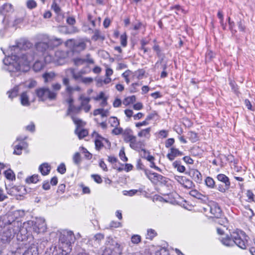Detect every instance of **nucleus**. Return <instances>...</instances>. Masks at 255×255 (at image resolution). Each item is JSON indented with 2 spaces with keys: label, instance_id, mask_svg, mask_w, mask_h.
<instances>
[{
  "label": "nucleus",
  "instance_id": "obj_4",
  "mask_svg": "<svg viewBox=\"0 0 255 255\" xmlns=\"http://www.w3.org/2000/svg\"><path fill=\"white\" fill-rule=\"evenodd\" d=\"M75 237L73 233L71 231H63L59 237V242L62 244L61 248L63 249H69V253L71 252V244H73Z\"/></svg>",
  "mask_w": 255,
  "mask_h": 255
},
{
  "label": "nucleus",
  "instance_id": "obj_20",
  "mask_svg": "<svg viewBox=\"0 0 255 255\" xmlns=\"http://www.w3.org/2000/svg\"><path fill=\"white\" fill-rule=\"evenodd\" d=\"M183 154L182 152L173 147L170 148V151L167 154V157L170 161H172L176 157L182 155Z\"/></svg>",
  "mask_w": 255,
  "mask_h": 255
},
{
  "label": "nucleus",
  "instance_id": "obj_29",
  "mask_svg": "<svg viewBox=\"0 0 255 255\" xmlns=\"http://www.w3.org/2000/svg\"><path fill=\"white\" fill-rule=\"evenodd\" d=\"M142 153H141V156L142 158H145L148 161H151L154 160V157L149 154V152L145 150V149L143 148L141 150Z\"/></svg>",
  "mask_w": 255,
  "mask_h": 255
},
{
  "label": "nucleus",
  "instance_id": "obj_3",
  "mask_svg": "<svg viewBox=\"0 0 255 255\" xmlns=\"http://www.w3.org/2000/svg\"><path fill=\"white\" fill-rule=\"evenodd\" d=\"M22 223L13 220L9 225L4 227L0 234V239L3 244H9L13 239L15 234H18L21 229Z\"/></svg>",
  "mask_w": 255,
  "mask_h": 255
},
{
  "label": "nucleus",
  "instance_id": "obj_13",
  "mask_svg": "<svg viewBox=\"0 0 255 255\" xmlns=\"http://www.w3.org/2000/svg\"><path fill=\"white\" fill-rule=\"evenodd\" d=\"M217 179L218 181L224 183V187L219 190L222 192H225L228 190L230 187L231 183L229 178L224 174H219L217 176Z\"/></svg>",
  "mask_w": 255,
  "mask_h": 255
},
{
  "label": "nucleus",
  "instance_id": "obj_22",
  "mask_svg": "<svg viewBox=\"0 0 255 255\" xmlns=\"http://www.w3.org/2000/svg\"><path fill=\"white\" fill-rule=\"evenodd\" d=\"M190 176L197 183H201L202 180L201 173L196 169H192L189 173Z\"/></svg>",
  "mask_w": 255,
  "mask_h": 255
},
{
  "label": "nucleus",
  "instance_id": "obj_16",
  "mask_svg": "<svg viewBox=\"0 0 255 255\" xmlns=\"http://www.w3.org/2000/svg\"><path fill=\"white\" fill-rule=\"evenodd\" d=\"M66 102L69 104L68 112V114L70 113L79 114L82 110L80 107H76L73 105V98H67L66 99Z\"/></svg>",
  "mask_w": 255,
  "mask_h": 255
},
{
  "label": "nucleus",
  "instance_id": "obj_42",
  "mask_svg": "<svg viewBox=\"0 0 255 255\" xmlns=\"http://www.w3.org/2000/svg\"><path fill=\"white\" fill-rule=\"evenodd\" d=\"M73 160L75 164L79 165L81 161L80 154L79 152L75 153L73 155Z\"/></svg>",
  "mask_w": 255,
  "mask_h": 255
},
{
  "label": "nucleus",
  "instance_id": "obj_57",
  "mask_svg": "<svg viewBox=\"0 0 255 255\" xmlns=\"http://www.w3.org/2000/svg\"><path fill=\"white\" fill-rule=\"evenodd\" d=\"M91 177L97 183L100 184L102 182V179L100 175L97 174H92Z\"/></svg>",
  "mask_w": 255,
  "mask_h": 255
},
{
  "label": "nucleus",
  "instance_id": "obj_14",
  "mask_svg": "<svg viewBox=\"0 0 255 255\" xmlns=\"http://www.w3.org/2000/svg\"><path fill=\"white\" fill-rule=\"evenodd\" d=\"M92 136L95 138V148L97 150H100L103 146L104 144L103 141L104 140L106 142H108V140L102 136H101L96 131H94L92 133Z\"/></svg>",
  "mask_w": 255,
  "mask_h": 255
},
{
  "label": "nucleus",
  "instance_id": "obj_55",
  "mask_svg": "<svg viewBox=\"0 0 255 255\" xmlns=\"http://www.w3.org/2000/svg\"><path fill=\"white\" fill-rule=\"evenodd\" d=\"M137 192V190H130L129 191L125 190L123 191V194L126 196H132L135 195Z\"/></svg>",
  "mask_w": 255,
  "mask_h": 255
},
{
  "label": "nucleus",
  "instance_id": "obj_9",
  "mask_svg": "<svg viewBox=\"0 0 255 255\" xmlns=\"http://www.w3.org/2000/svg\"><path fill=\"white\" fill-rule=\"evenodd\" d=\"M69 254V249H63L61 247L57 248L56 246H52L47 249L45 255H68Z\"/></svg>",
  "mask_w": 255,
  "mask_h": 255
},
{
  "label": "nucleus",
  "instance_id": "obj_21",
  "mask_svg": "<svg viewBox=\"0 0 255 255\" xmlns=\"http://www.w3.org/2000/svg\"><path fill=\"white\" fill-rule=\"evenodd\" d=\"M48 47L49 46L46 42H39L36 43L35 45V49L37 51L36 54H43Z\"/></svg>",
  "mask_w": 255,
  "mask_h": 255
},
{
  "label": "nucleus",
  "instance_id": "obj_11",
  "mask_svg": "<svg viewBox=\"0 0 255 255\" xmlns=\"http://www.w3.org/2000/svg\"><path fill=\"white\" fill-rule=\"evenodd\" d=\"M174 179L182 185L185 188L191 189L194 186L193 182L185 176L175 175Z\"/></svg>",
  "mask_w": 255,
  "mask_h": 255
},
{
  "label": "nucleus",
  "instance_id": "obj_24",
  "mask_svg": "<svg viewBox=\"0 0 255 255\" xmlns=\"http://www.w3.org/2000/svg\"><path fill=\"white\" fill-rule=\"evenodd\" d=\"M20 103L22 106H28L30 105L29 96L27 92L21 93L20 95Z\"/></svg>",
  "mask_w": 255,
  "mask_h": 255
},
{
  "label": "nucleus",
  "instance_id": "obj_34",
  "mask_svg": "<svg viewBox=\"0 0 255 255\" xmlns=\"http://www.w3.org/2000/svg\"><path fill=\"white\" fill-rule=\"evenodd\" d=\"M75 132L76 134L78 135L79 139H82L84 138V137L86 136L88 134V132L86 129H82L80 131H78V128H77L75 129Z\"/></svg>",
  "mask_w": 255,
  "mask_h": 255
},
{
  "label": "nucleus",
  "instance_id": "obj_33",
  "mask_svg": "<svg viewBox=\"0 0 255 255\" xmlns=\"http://www.w3.org/2000/svg\"><path fill=\"white\" fill-rule=\"evenodd\" d=\"M18 93V87L15 86L12 89L7 92L8 97L12 99L17 96Z\"/></svg>",
  "mask_w": 255,
  "mask_h": 255
},
{
  "label": "nucleus",
  "instance_id": "obj_18",
  "mask_svg": "<svg viewBox=\"0 0 255 255\" xmlns=\"http://www.w3.org/2000/svg\"><path fill=\"white\" fill-rule=\"evenodd\" d=\"M46 225L44 219H39L37 220L34 225V229L37 233H43L46 231Z\"/></svg>",
  "mask_w": 255,
  "mask_h": 255
},
{
  "label": "nucleus",
  "instance_id": "obj_37",
  "mask_svg": "<svg viewBox=\"0 0 255 255\" xmlns=\"http://www.w3.org/2000/svg\"><path fill=\"white\" fill-rule=\"evenodd\" d=\"M188 136L189 139L192 142H195L198 140V137L197 134L194 131H189L188 133Z\"/></svg>",
  "mask_w": 255,
  "mask_h": 255
},
{
  "label": "nucleus",
  "instance_id": "obj_61",
  "mask_svg": "<svg viewBox=\"0 0 255 255\" xmlns=\"http://www.w3.org/2000/svg\"><path fill=\"white\" fill-rule=\"evenodd\" d=\"M155 255H169L168 252L165 249H161L155 252Z\"/></svg>",
  "mask_w": 255,
  "mask_h": 255
},
{
  "label": "nucleus",
  "instance_id": "obj_19",
  "mask_svg": "<svg viewBox=\"0 0 255 255\" xmlns=\"http://www.w3.org/2000/svg\"><path fill=\"white\" fill-rule=\"evenodd\" d=\"M129 146L133 149L139 151L143 149L144 144L141 141H137L135 136L129 142Z\"/></svg>",
  "mask_w": 255,
  "mask_h": 255
},
{
  "label": "nucleus",
  "instance_id": "obj_53",
  "mask_svg": "<svg viewBox=\"0 0 255 255\" xmlns=\"http://www.w3.org/2000/svg\"><path fill=\"white\" fill-rule=\"evenodd\" d=\"M92 38L95 40H97L99 38L103 39L104 37L101 36V32L99 30H95Z\"/></svg>",
  "mask_w": 255,
  "mask_h": 255
},
{
  "label": "nucleus",
  "instance_id": "obj_38",
  "mask_svg": "<svg viewBox=\"0 0 255 255\" xmlns=\"http://www.w3.org/2000/svg\"><path fill=\"white\" fill-rule=\"evenodd\" d=\"M109 122L112 127H118L120 125L119 120L115 117H112L109 119Z\"/></svg>",
  "mask_w": 255,
  "mask_h": 255
},
{
  "label": "nucleus",
  "instance_id": "obj_47",
  "mask_svg": "<svg viewBox=\"0 0 255 255\" xmlns=\"http://www.w3.org/2000/svg\"><path fill=\"white\" fill-rule=\"evenodd\" d=\"M131 241L133 244H137L141 241V237L137 235H133L131 238Z\"/></svg>",
  "mask_w": 255,
  "mask_h": 255
},
{
  "label": "nucleus",
  "instance_id": "obj_62",
  "mask_svg": "<svg viewBox=\"0 0 255 255\" xmlns=\"http://www.w3.org/2000/svg\"><path fill=\"white\" fill-rule=\"evenodd\" d=\"M158 134L159 137L166 138L168 134V131L166 130H161L159 131Z\"/></svg>",
  "mask_w": 255,
  "mask_h": 255
},
{
  "label": "nucleus",
  "instance_id": "obj_56",
  "mask_svg": "<svg viewBox=\"0 0 255 255\" xmlns=\"http://www.w3.org/2000/svg\"><path fill=\"white\" fill-rule=\"evenodd\" d=\"M52 9L56 13L59 14L61 11V9L59 5L55 2H54L51 6Z\"/></svg>",
  "mask_w": 255,
  "mask_h": 255
},
{
  "label": "nucleus",
  "instance_id": "obj_63",
  "mask_svg": "<svg viewBox=\"0 0 255 255\" xmlns=\"http://www.w3.org/2000/svg\"><path fill=\"white\" fill-rule=\"evenodd\" d=\"M121 226V223L119 222L112 221L110 224L111 228H116Z\"/></svg>",
  "mask_w": 255,
  "mask_h": 255
},
{
  "label": "nucleus",
  "instance_id": "obj_58",
  "mask_svg": "<svg viewBox=\"0 0 255 255\" xmlns=\"http://www.w3.org/2000/svg\"><path fill=\"white\" fill-rule=\"evenodd\" d=\"M66 167L64 163H61L57 168V171L61 174H64L66 172Z\"/></svg>",
  "mask_w": 255,
  "mask_h": 255
},
{
  "label": "nucleus",
  "instance_id": "obj_31",
  "mask_svg": "<svg viewBox=\"0 0 255 255\" xmlns=\"http://www.w3.org/2000/svg\"><path fill=\"white\" fill-rule=\"evenodd\" d=\"M151 131V128L149 127L145 129H142L138 133L139 137H145L149 138L150 136V132Z\"/></svg>",
  "mask_w": 255,
  "mask_h": 255
},
{
  "label": "nucleus",
  "instance_id": "obj_49",
  "mask_svg": "<svg viewBox=\"0 0 255 255\" xmlns=\"http://www.w3.org/2000/svg\"><path fill=\"white\" fill-rule=\"evenodd\" d=\"M120 40L121 45L123 47H126L127 45V36L125 33L121 35Z\"/></svg>",
  "mask_w": 255,
  "mask_h": 255
},
{
  "label": "nucleus",
  "instance_id": "obj_1",
  "mask_svg": "<svg viewBox=\"0 0 255 255\" xmlns=\"http://www.w3.org/2000/svg\"><path fill=\"white\" fill-rule=\"evenodd\" d=\"M31 43L25 40L21 39L14 46L9 47L10 54L17 58L16 60L12 62L8 61V58L3 60L5 65L4 69L8 71L12 75V73L18 71H25L29 69L30 63L34 59V55L32 51L22 53L20 56L17 55V51L19 50H25L26 48L31 47Z\"/></svg>",
  "mask_w": 255,
  "mask_h": 255
},
{
  "label": "nucleus",
  "instance_id": "obj_50",
  "mask_svg": "<svg viewBox=\"0 0 255 255\" xmlns=\"http://www.w3.org/2000/svg\"><path fill=\"white\" fill-rule=\"evenodd\" d=\"M123 128L119 127V126L114 127V128L112 130V133L115 135L123 134Z\"/></svg>",
  "mask_w": 255,
  "mask_h": 255
},
{
  "label": "nucleus",
  "instance_id": "obj_59",
  "mask_svg": "<svg viewBox=\"0 0 255 255\" xmlns=\"http://www.w3.org/2000/svg\"><path fill=\"white\" fill-rule=\"evenodd\" d=\"M174 141H175V140L173 138H168L165 141V147L167 148H169V147H170L174 144Z\"/></svg>",
  "mask_w": 255,
  "mask_h": 255
},
{
  "label": "nucleus",
  "instance_id": "obj_6",
  "mask_svg": "<svg viewBox=\"0 0 255 255\" xmlns=\"http://www.w3.org/2000/svg\"><path fill=\"white\" fill-rule=\"evenodd\" d=\"M67 53L62 50H57L55 52L54 56L51 57L48 55L45 58L47 62H53L57 65H62L64 63V59L67 57Z\"/></svg>",
  "mask_w": 255,
  "mask_h": 255
},
{
  "label": "nucleus",
  "instance_id": "obj_12",
  "mask_svg": "<svg viewBox=\"0 0 255 255\" xmlns=\"http://www.w3.org/2000/svg\"><path fill=\"white\" fill-rule=\"evenodd\" d=\"M26 138V137H18L17 138V141H20L21 142L15 145L14 146V150L13 151V153L16 155H20L22 153L21 151L22 149L27 148L28 145L27 143L24 141V140Z\"/></svg>",
  "mask_w": 255,
  "mask_h": 255
},
{
  "label": "nucleus",
  "instance_id": "obj_52",
  "mask_svg": "<svg viewBox=\"0 0 255 255\" xmlns=\"http://www.w3.org/2000/svg\"><path fill=\"white\" fill-rule=\"evenodd\" d=\"M141 84L138 83H134L131 84V87L130 88V93H135L138 91L137 89V87H139Z\"/></svg>",
  "mask_w": 255,
  "mask_h": 255
},
{
  "label": "nucleus",
  "instance_id": "obj_27",
  "mask_svg": "<svg viewBox=\"0 0 255 255\" xmlns=\"http://www.w3.org/2000/svg\"><path fill=\"white\" fill-rule=\"evenodd\" d=\"M81 91V88L79 86H76L75 87H69L67 89L68 98H73V93L74 91L80 92Z\"/></svg>",
  "mask_w": 255,
  "mask_h": 255
},
{
  "label": "nucleus",
  "instance_id": "obj_15",
  "mask_svg": "<svg viewBox=\"0 0 255 255\" xmlns=\"http://www.w3.org/2000/svg\"><path fill=\"white\" fill-rule=\"evenodd\" d=\"M144 173L147 177L153 183H156L161 181L164 177L157 173L151 172L150 171L144 169Z\"/></svg>",
  "mask_w": 255,
  "mask_h": 255
},
{
  "label": "nucleus",
  "instance_id": "obj_54",
  "mask_svg": "<svg viewBox=\"0 0 255 255\" xmlns=\"http://www.w3.org/2000/svg\"><path fill=\"white\" fill-rule=\"evenodd\" d=\"M51 87L53 89L52 91L55 92L57 93L61 89V85L58 83H53Z\"/></svg>",
  "mask_w": 255,
  "mask_h": 255
},
{
  "label": "nucleus",
  "instance_id": "obj_44",
  "mask_svg": "<svg viewBox=\"0 0 255 255\" xmlns=\"http://www.w3.org/2000/svg\"><path fill=\"white\" fill-rule=\"evenodd\" d=\"M71 70L73 78L76 81H81L82 78L83 77V76L81 75L78 72L77 73L74 72V70L72 69H71Z\"/></svg>",
  "mask_w": 255,
  "mask_h": 255
},
{
  "label": "nucleus",
  "instance_id": "obj_32",
  "mask_svg": "<svg viewBox=\"0 0 255 255\" xmlns=\"http://www.w3.org/2000/svg\"><path fill=\"white\" fill-rule=\"evenodd\" d=\"M206 185L211 189H213L215 187V182L214 180L211 177H207L205 180Z\"/></svg>",
  "mask_w": 255,
  "mask_h": 255
},
{
  "label": "nucleus",
  "instance_id": "obj_17",
  "mask_svg": "<svg viewBox=\"0 0 255 255\" xmlns=\"http://www.w3.org/2000/svg\"><path fill=\"white\" fill-rule=\"evenodd\" d=\"M59 32L64 34H71L79 31L78 29L75 26L69 27L67 26H59L58 27Z\"/></svg>",
  "mask_w": 255,
  "mask_h": 255
},
{
  "label": "nucleus",
  "instance_id": "obj_48",
  "mask_svg": "<svg viewBox=\"0 0 255 255\" xmlns=\"http://www.w3.org/2000/svg\"><path fill=\"white\" fill-rule=\"evenodd\" d=\"M156 235V233L154 230L149 229L147 231V239L152 240Z\"/></svg>",
  "mask_w": 255,
  "mask_h": 255
},
{
  "label": "nucleus",
  "instance_id": "obj_46",
  "mask_svg": "<svg viewBox=\"0 0 255 255\" xmlns=\"http://www.w3.org/2000/svg\"><path fill=\"white\" fill-rule=\"evenodd\" d=\"M62 83L65 86V92L67 93V89L69 87H71V86L70 85V80L67 77H64L62 79Z\"/></svg>",
  "mask_w": 255,
  "mask_h": 255
},
{
  "label": "nucleus",
  "instance_id": "obj_40",
  "mask_svg": "<svg viewBox=\"0 0 255 255\" xmlns=\"http://www.w3.org/2000/svg\"><path fill=\"white\" fill-rule=\"evenodd\" d=\"M136 101V97L133 95L130 97H127L124 101V104L126 105H129L131 103H133Z\"/></svg>",
  "mask_w": 255,
  "mask_h": 255
},
{
  "label": "nucleus",
  "instance_id": "obj_8",
  "mask_svg": "<svg viewBox=\"0 0 255 255\" xmlns=\"http://www.w3.org/2000/svg\"><path fill=\"white\" fill-rule=\"evenodd\" d=\"M205 211L209 210L213 217L219 218L222 215V212L218 204L214 202H210L206 208H204Z\"/></svg>",
  "mask_w": 255,
  "mask_h": 255
},
{
  "label": "nucleus",
  "instance_id": "obj_41",
  "mask_svg": "<svg viewBox=\"0 0 255 255\" xmlns=\"http://www.w3.org/2000/svg\"><path fill=\"white\" fill-rule=\"evenodd\" d=\"M190 195L199 199H202L205 196L196 190H192L190 192Z\"/></svg>",
  "mask_w": 255,
  "mask_h": 255
},
{
  "label": "nucleus",
  "instance_id": "obj_39",
  "mask_svg": "<svg viewBox=\"0 0 255 255\" xmlns=\"http://www.w3.org/2000/svg\"><path fill=\"white\" fill-rule=\"evenodd\" d=\"M4 174L5 177L8 180H12L15 178V175L11 169L5 171Z\"/></svg>",
  "mask_w": 255,
  "mask_h": 255
},
{
  "label": "nucleus",
  "instance_id": "obj_26",
  "mask_svg": "<svg viewBox=\"0 0 255 255\" xmlns=\"http://www.w3.org/2000/svg\"><path fill=\"white\" fill-rule=\"evenodd\" d=\"M12 9V5L9 3H5L0 8V14H5L6 13L10 12Z\"/></svg>",
  "mask_w": 255,
  "mask_h": 255
},
{
  "label": "nucleus",
  "instance_id": "obj_10",
  "mask_svg": "<svg viewBox=\"0 0 255 255\" xmlns=\"http://www.w3.org/2000/svg\"><path fill=\"white\" fill-rule=\"evenodd\" d=\"M78 100L80 102V107L81 110H83L86 113H88L91 109V106L89 104L91 98L82 94L79 95Z\"/></svg>",
  "mask_w": 255,
  "mask_h": 255
},
{
  "label": "nucleus",
  "instance_id": "obj_7",
  "mask_svg": "<svg viewBox=\"0 0 255 255\" xmlns=\"http://www.w3.org/2000/svg\"><path fill=\"white\" fill-rule=\"evenodd\" d=\"M88 41L84 39H80L75 40L73 39H70L67 40L66 44L68 45L70 43L72 44V49L76 52H80L84 50L87 47V42Z\"/></svg>",
  "mask_w": 255,
  "mask_h": 255
},
{
  "label": "nucleus",
  "instance_id": "obj_36",
  "mask_svg": "<svg viewBox=\"0 0 255 255\" xmlns=\"http://www.w3.org/2000/svg\"><path fill=\"white\" fill-rule=\"evenodd\" d=\"M39 181L38 175H33L32 176L27 178L25 179L26 183H36Z\"/></svg>",
  "mask_w": 255,
  "mask_h": 255
},
{
  "label": "nucleus",
  "instance_id": "obj_64",
  "mask_svg": "<svg viewBox=\"0 0 255 255\" xmlns=\"http://www.w3.org/2000/svg\"><path fill=\"white\" fill-rule=\"evenodd\" d=\"M85 63H87L88 64H94V61L91 57V55L90 54H87L86 55V58L84 59Z\"/></svg>",
  "mask_w": 255,
  "mask_h": 255
},
{
  "label": "nucleus",
  "instance_id": "obj_51",
  "mask_svg": "<svg viewBox=\"0 0 255 255\" xmlns=\"http://www.w3.org/2000/svg\"><path fill=\"white\" fill-rule=\"evenodd\" d=\"M104 238V235L102 234H100V233H99V234H96L94 238H93V239L95 240V241L97 242V243L99 244L100 242L102 240H103Z\"/></svg>",
  "mask_w": 255,
  "mask_h": 255
},
{
  "label": "nucleus",
  "instance_id": "obj_43",
  "mask_svg": "<svg viewBox=\"0 0 255 255\" xmlns=\"http://www.w3.org/2000/svg\"><path fill=\"white\" fill-rule=\"evenodd\" d=\"M72 119L75 125L77 126V128L82 127L84 126V122L80 119H78L74 116H72Z\"/></svg>",
  "mask_w": 255,
  "mask_h": 255
},
{
  "label": "nucleus",
  "instance_id": "obj_2",
  "mask_svg": "<svg viewBox=\"0 0 255 255\" xmlns=\"http://www.w3.org/2000/svg\"><path fill=\"white\" fill-rule=\"evenodd\" d=\"M248 238L244 232L240 231L233 232L231 237L226 236L222 238L221 241L227 247H233L236 245L242 249H246L247 247Z\"/></svg>",
  "mask_w": 255,
  "mask_h": 255
},
{
  "label": "nucleus",
  "instance_id": "obj_30",
  "mask_svg": "<svg viewBox=\"0 0 255 255\" xmlns=\"http://www.w3.org/2000/svg\"><path fill=\"white\" fill-rule=\"evenodd\" d=\"M172 166L175 168H176L177 171L180 172H184L185 170V167L184 166L181 164L180 161H175L172 163Z\"/></svg>",
  "mask_w": 255,
  "mask_h": 255
},
{
  "label": "nucleus",
  "instance_id": "obj_35",
  "mask_svg": "<svg viewBox=\"0 0 255 255\" xmlns=\"http://www.w3.org/2000/svg\"><path fill=\"white\" fill-rule=\"evenodd\" d=\"M43 67L44 64L43 62L41 61L37 60L34 63L33 68L35 71L38 72L40 71Z\"/></svg>",
  "mask_w": 255,
  "mask_h": 255
},
{
  "label": "nucleus",
  "instance_id": "obj_28",
  "mask_svg": "<svg viewBox=\"0 0 255 255\" xmlns=\"http://www.w3.org/2000/svg\"><path fill=\"white\" fill-rule=\"evenodd\" d=\"M42 77L44 79V82L47 83L53 80L55 77V74L54 72H51L44 74Z\"/></svg>",
  "mask_w": 255,
  "mask_h": 255
},
{
  "label": "nucleus",
  "instance_id": "obj_23",
  "mask_svg": "<svg viewBox=\"0 0 255 255\" xmlns=\"http://www.w3.org/2000/svg\"><path fill=\"white\" fill-rule=\"evenodd\" d=\"M124 141L126 142H129L134 137L132 134V130L130 129H126L123 133Z\"/></svg>",
  "mask_w": 255,
  "mask_h": 255
},
{
  "label": "nucleus",
  "instance_id": "obj_25",
  "mask_svg": "<svg viewBox=\"0 0 255 255\" xmlns=\"http://www.w3.org/2000/svg\"><path fill=\"white\" fill-rule=\"evenodd\" d=\"M51 169L50 165L47 163L42 164L39 167V170L43 175L49 174Z\"/></svg>",
  "mask_w": 255,
  "mask_h": 255
},
{
  "label": "nucleus",
  "instance_id": "obj_5",
  "mask_svg": "<svg viewBox=\"0 0 255 255\" xmlns=\"http://www.w3.org/2000/svg\"><path fill=\"white\" fill-rule=\"evenodd\" d=\"M35 93L39 100L45 101L47 100L50 101L55 100L57 98V93L52 91L48 88L41 87L35 90Z\"/></svg>",
  "mask_w": 255,
  "mask_h": 255
},
{
  "label": "nucleus",
  "instance_id": "obj_45",
  "mask_svg": "<svg viewBox=\"0 0 255 255\" xmlns=\"http://www.w3.org/2000/svg\"><path fill=\"white\" fill-rule=\"evenodd\" d=\"M26 6L29 9H33L36 7L37 3L34 0H28L26 2Z\"/></svg>",
  "mask_w": 255,
  "mask_h": 255
},
{
  "label": "nucleus",
  "instance_id": "obj_60",
  "mask_svg": "<svg viewBox=\"0 0 255 255\" xmlns=\"http://www.w3.org/2000/svg\"><path fill=\"white\" fill-rule=\"evenodd\" d=\"M74 64L76 66L83 65L85 63V60L83 58H76L74 60Z\"/></svg>",
  "mask_w": 255,
  "mask_h": 255
}]
</instances>
